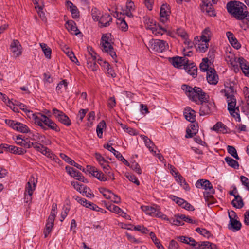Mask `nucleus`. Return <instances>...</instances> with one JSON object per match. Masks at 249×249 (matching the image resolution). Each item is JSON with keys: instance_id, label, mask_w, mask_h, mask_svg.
Masks as SVG:
<instances>
[{"instance_id": "obj_1", "label": "nucleus", "mask_w": 249, "mask_h": 249, "mask_svg": "<svg viewBox=\"0 0 249 249\" xmlns=\"http://www.w3.org/2000/svg\"><path fill=\"white\" fill-rule=\"evenodd\" d=\"M225 89L222 90L221 92L225 93V96L227 97L228 103V109L230 114L235 118H238L240 121L239 114L236 112L239 111V107H236V100L235 98L234 94L235 92L234 84L233 83H227L225 85Z\"/></svg>"}, {"instance_id": "obj_2", "label": "nucleus", "mask_w": 249, "mask_h": 249, "mask_svg": "<svg viewBox=\"0 0 249 249\" xmlns=\"http://www.w3.org/2000/svg\"><path fill=\"white\" fill-rule=\"evenodd\" d=\"M181 89L190 99L195 102L196 104L206 103L208 102L209 96L199 87L192 88L187 85L183 84Z\"/></svg>"}, {"instance_id": "obj_3", "label": "nucleus", "mask_w": 249, "mask_h": 249, "mask_svg": "<svg viewBox=\"0 0 249 249\" xmlns=\"http://www.w3.org/2000/svg\"><path fill=\"white\" fill-rule=\"evenodd\" d=\"M228 12L238 20L245 19L247 7L243 3L237 1H231L227 3Z\"/></svg>"}, {"instance_id": "obj_4", "label": "nucleus", "mask_w": 249, "mask_h": 249, "mask_svg": "<svg viewBox=\"0 0 249 249\" xmlns=\"http://www.w3.org/2000/svg\"><path fill=\"white\" fill-rule=\"evenodd\" d=\"M113 43L111 34H106L102 36L100 43L102 51L107 53L113 59H115L117 56L112 45Z\"/></svg>"}, {"instance_id": "obj_5", "label": "nucleus", "mask_w": 249, "mask_h": 249, "mask_svg": "<svg viewBox=\"0 0 249 249\" xmlns=\"http://www.w3.org/2000/svg\"><path fill=\"white\" fill-rule=\"evenodd\" d=\"M148 48L153 52L162 53L168 48V45L164 40L152 39L149 42Z\"/></svg>"}, {"instance_id": "obj_6", "label": "nucleus", "mask_w": 249, "mask_h": 249, "mask_svg": "<svg viewBox=\"0 0 249 249\" xmlns=\"http://www.w3.org/2000/svg\"><path fill=\"white\" fill-rule=\"evenodd\" d=\"M141 209L146 214L152 216L164 218V216H165L160 211L159 207L157 205L154 206H142Z\"/></svg>"}, {"instance_id": "obj_7", "label": "nucleus", "mask_w": 249, "mask_h": 249, "mask_svg": "<svg viewBox=\"0 0 249 249\" xmlns=\"http://www.w3.org/2000/svg\"><path fill=\"white\" fill-rule=\"evenodd\" d=\"M228 215L230 218V223L228 224V229L233 231L240 230L241 228V222L234 218L237 216L236 213L232 211L228 213Z\"/></svg>"}, {"instance_id": "obj_8", "label": "nucleus", "mask_w": 249, "mask_h": 249, "mask_svg": "<svg viewBox=\"0 0 249 249\" xmlns=\"http://www.w3.org/2000/svg\"><path fill=\"white\" fill-rule=\"evenodd\" d=\"M53 114L58 120L67 126L71 124V121L69 118L62 111L54 108L53 109Z\"/></svg>"}, {"instance_id": "obj_9", "label": "nucleus", "mask_w": 249, "mask_h": 249, "mask_svg": "<svg viewBox=\"0 0 249 249\" xmlns=\"http://www.w3.org/2000/svg\"><path fill=\"white\" fill-rule=\"evenodd\" d=\"M196 186L198 188H203L205 190L208 191L207 193H215V191L213 187L212 184L208 180L204 179H199L196 181Z\"/></svg>"}, {"instance_id": "obj_10", "label": "nucleus", "mask_w": 249, "mask_h": 249, "mask_svg": "<svg viewBox=\"0 0 249 249\" xmlns=\"http://www.w3.org/2000/svg\"><path fill=\"white\" fill-rule=\"evenodd\" d=\"M32 118L34 121L35 124L40 126L42 129L46 130V128L43 124H45V120H46L47 116L41 113L37 114L32 113Z\"/></svg>"}, {"instance_id": "obj_11", "label": "nucleus", "mask_w": 249, "mask_h": 249, "mask_svg": "<svg viewBox=\"0 0 249 249\" xmlns=\"http://www.w3.org/2000/svg\"><path fill=\"white\" fill-rule=\"evenodd\" d=\"M10 50L15 57H18L21 55L22 46L20 42L17 39H14L11 42Z\"/></svg>"}, {"instance_id": "obj_12", "label": "nucleus", "mask_w": 249, "mask_h": 249, "mask_svg": "<svg viewBox=\"0 0 249 249\" xmlns=\"http://www.w3.org/2000/svg\"><path fill=\"white\" fill-rule=\"evenodd\" d=\"M171 62L175 67L180 68L183 66L184 68L185 65H187L189 64V60L185 57L177 56L175 57H173Z\"/></svg>"}, {"instance_id": "obj_13", "label": "nucleus", "mask_w": 249, "mask_h": 249, "mask_svg": "<svg viewBox=\"0 0 249 249\" xmlns=\"http://www.w3.org/2000/svg\"><path fill=\"white\" fill-rule=\"evenodd\" d=\"M207 80L210 84L216 85L218 81V76L214 69L210 68L207 72Z\"/></svg>"}, {"instance_id": "obj_14", "label": "nucleus", "mask_w": 249, "mask_h": 249, "mask_svg": "<svg viewBox=\"0 0 249 249\" xmlns=\"http://www.w3.org/2000/svg\"><path fill=\"white\" fill-rule=\"evenodd\" d=\"M88 170L95 177L99 180L105 181L107 180V178L104 176V174L98 171L94 167L87 166Z\"/></svg>"}, {"instance_id": "obj_15", "label": "nucleus", "mask_w": 249, "mask_h": 249, "mask_svg": "<svg viewBox=\"0 0 249 249\" xmlns=\"http://www.w3.org/2000/svg\"><path fill=\"white\" fill-rule=\"evenodd\" d=\"M37 182V178H35L33 176H32L26 185L25 193L32 195L34 191L35 190Z\"/></svg>"}, {"instance_id": "obj_16", "label": "nucleus", "mask_w": 249, "mask_h": 249, "mask_svg": "<svg viewBox=\"0 0 249 249\" xmlns=\"http://www.w3.org/2000/svg\"><path fill=\"white\" fill-rule=\"evenodd\" d=\"M55 216L49 215L47 220L46 227L44 231V236L46 238L51 232L53 227L54 225V221Z\"/></svg>"}, {"instance_id": "obj_17", "label": "nucleus", "mask_w": 249, "mask_h": 249, "mask_svg": "<svg viewBox=\"0 0 249 249\" xmlns=\"http://www.w3.org/2000/svg\"><path fill=\"white\" fill-rule=\"evenodd\" d=\"M170 13L169 6L167 4L162 5L160 10V21L165 23L168 20V17L169 16Z\"/></svg>"}, {"instance_id": "obj_18", "label": "nucleus", "mask_w": 249, "mask_h": 249, "mask_svg": "<svg viewBox=\"0 0 249 249\" xmlns=\"http://www.w3.org/2000/svg\"><path fill=\"white\" fill-rule=\"evenodd\" d=\"M151 25L148 26L150 30L156 36L162 35L166 30L160 25L157 26L152 21H150Z\"/></svg>"}, {"instance_id": "obj_19", "label": "nucleus", "mask_w": 249, "mask_h": 249, "mask_svg": "<svg viewBox=\"0 0 249 249\" xmlns=\"http://www.w3.org/2000/svg\"><path fill=\"white\" fill-rule=\"evenodd\" d=\"M3 146H5L4 148L8 149L9 152L15 154L23 155L26 152V150L23 148L9 145H4Z\"/></svg>"}, {"instance_id": "obj_20", "label": "nucleus", "mask_w": 249, "mask_h": 249, "mask_svg": "<svg viewBox=\"0 0 249 249\" xmlns=\"http://www.w3.org/2000/svg\"><path fill=\"white\" fill-rule=\"evenodd\" d=\"M112 18L109 14H105L101 16L99 23L101 24V27H107L110 24V22H112Z\"/></svg>"}, {"instance_id": "obj_21", "label": "nucleus", "mask_w": 249, "mask_h": 249, "mask_svg": "<svg viewBox=\"0 0 249 249\" xmlns=\"http://www.w3.org/2000/svg\"><path fill=\"white\" fill-rule=\"evenodd\" d=\"M66 5L68 9L71 11L72 18L75 19L78 18L79 17V12L77 7L74 5L69 0L66 1Z\"/></svg>"}, {"instance_id": "obj_22", "label": "nucleus", "mask_w": 249, "mask_h": 249, "mask_svg": "<svg viewBox=\"0 0 249 249\" xmlns=\"http://www.w3.org/2000/svg\"><path fill=\"white\" fill-rule=\"evenodd\" d=\"M238 63L245 75L249 77V66L246 61L243 58H239Z\"/></svg>"}, {"instance_id": "obj_23", "label": "nucleus", "mask_w": 249, "mask_h": 249, "mask_svg": "<svg viewBox=\"0 0 249 249\" xmlns=\"http://www.w3.org/2000/svg\"><path fill=\"white\" fill-rule=\"evenodd\" d=\"M65 27L72 34L77 35L80 33L76 26L75 23L73 20H68L65 24Z\"/></svg>"}, {"instance_id": "obj_24", "label": "nucleus", "mask_w": 249, "mask_h": 249, "mask_svg": "<svg viewBox=\"0 0 249 249\" xmlns=\"http://www.w3.org/2000/svg\"><path fill=\"white\" fill-rule=\"evenodd\" d=\"M184 114L186 119L191 123H194L196 121L195 111L190 107H187L185 108Z\"/></svg>"}, {"instance_id": "obj_25", "label": "nucleus", "mask_w": 249, "mask_h": 249, "mask_svg": "<svg viewBox=\"0 0 249 249\" xmlns=\"http://www.w3.org/2000/svg\"><path fill=\"white\" fill-rule=\"evenodd\" d=\"M201 104V106L200 108V115H205L206 114H209L211 111V107L213 106V103H209L208 102L203 103H200Z\"/></svg>"}, {"instance_id": "obj_26", "label": "nucleus", "mask_w": 249, "mask_h": 249, "mask_svg": "<svg viewBox=\"0 0 249 249\" xmlns=\"http://www.w3.org/2000/svg\"><path fill=\"white\" fill-rule=\"evenodd\" d=\"M226 35L231 45L235 48L238 49L241 47L240 44L238 42L234 35L231 32H227Z\"/></svg>"}, {"instance_id": "obj_27", "label": "nucleus", "mask_w": 249, "mask_h": 249, "mask_svg": "<svg viewBox=\"0 0 249 249\" xmlns=\"http://www.w3.org/2000/svg\"><path fill=\"white\" fill-rule=\"evenodd\" d=\"M184 69L189 74L192 75L193 77L196 76L197 68L193 63L188 64L185 65Z\"/></svg>"}, {"instance_id": "obj_28", "label": "nucleus", "mask_w": 249, "mask_h": 249, "mask_svg": "<svg viewBox=\"0 0 249 249\" xmlns=\"http://www.w3.org/2000/svg\"><path fill=\"white\" fill-rule=\"evenodd\" d=\"M60 157L66 161L67 162L70 164L71 165L74 166L77 168L78 169L82 170L83 172L85 171V169L82 168V166L76 163L74 160H71L70 158L68 157L66 155L63 153L60 154Z\"/></svg>"}, {"instance_id": "obj_29", "label": "nucleus", "mask_w": 249, "mask_h": 249, "mask_svg": "<svg viewBox=\"0 0 249 249\" xmlns=\"http://www.w3.org/2000/svg\"><path fill=\"white\" fill-rule=\"evenodd\" d=\"M64 52L67 55L70 59L73 62H78L77 58L75 56L73 52L67 47L65 45H64L62 48Z\"/></svg>"}, {"instance_id": "obj_30", "label": "nucleus", "mask_w": 249, "mask_h": 249, "mask_svg": "<svg viewBox=\"0 0 249 249\" xmlns=\"http://www.w3.org/2000/svg\"><path fill=\"white\" fill-rule=\"evenodd\" d=\"M134 7L135 5L134 2L131 0H127L126 4L125 14L129 17H133L131 11L134 10Z\"/></svg>"}, {"instance_id": "obj_31", "label": "nucleus", "mask_w": 249, "mask_h": 249, "mask_svg": "<svg viewBox=\"0 0 249 249\" xmlns=\"http://www.w3.org/2000/svg\"><path fill=\"white\" fill-rule=\"evenodd\" d=\"M142 139L144 142L146 146L149 149V151L153 154L156 155V151H154L153 148L155 146L154 143L145 136H142Z\"/></svg>"}, {"instance_id": "obj_32", "label": "nucleus", "mask_w": 249, "mask_h": 249, "mask_svg": "<svg viewBox=\"0 0 249 249\" xmlns=\"http://www.w3.org/2000/svg\"><path fill=\"white\" fill-rule=\"evenodd\" d=\"M231 203L234 207L238 209L242 208L244 206L243 199L238 194L235 196V198L232 201Z\"/></svg>"}, {"instance_id": "obj_33", "label": "nucleus", "mask_w": 249, "mask_h": 249, "mask_svg": "<svg viewBox=\"0 0 249 249\" xmlns=\"http://www.w3.org/2000/svg\"><path fill=\"white\" fill-rule=\"evenodd\" d=\"M44 124L48 126L51 129L54 130L56 132H59L60 130V128L57 126V125L54 123V122H53L47 117L46 120H45Z\"/></svg>"}, {"instance_id": "obj_34", "label": "nucleus", "mask_w": 249, "mask_h": 249, "mask_svg": "<svg viewBox=\"0 0 249 249\" xmlns=\"http://www.w3.org/2000/svg\"><path fill=\"white\" fill-rule=\"evenodd\" d=\"M202 10H203L204 12L205 11L206 13L210 16H215V11L214 10V9L212 6V4L211 3L209 4L208 5H202Z\"/></svg>"}, {"instance_id": "obj_35", "label": "nucleus", "mask_w": 249, "mask_h": 249, "mask_svg": "<svg viewBox=\"0 0 249 249\" xmlns=\"http://www.w3.org/2000/svg\"><path fill=\"white\" fill-rule=\"evenodd\" d=\"M96 53H94L92 50V48H90V50H89V55H88V58L87 59V67L88 66H89L90 64H91L92 63H95L96 62V56L95 55Z\"/></svg>"}, {"instance_id": "obj_36", "label": "nucleus", "mask_w": 249, "mask_h": 249, "mask_svg": "<svg viewBox=\"0 0 249 249\" xmlns=\"http://www.w3.org/2000/svg\"><path fill=\"white\" fill-rule=\"evenodd\" d=\"M40 46L46 56L48 59H50L51 57L52 50L50 48L48 47L47 45L44 43H40Z\"/></svg>"}, {"instance_id": "obj_37", "label": "nucleus", "mask_w": 249, "mask_h": 249, "mask_svg": "<svg viewBox=\"0 0 249 249\" xmlns=\"http://www.w3.org/2000/svg\"><path fill=\"white\" fill-rule=\"evenodd\" d=\"M226 126L220 122H217L213 127V130L215 131H220L223 133L226 132Z\"/></svg>"}, {"instance_id": "obj_38", "label": "nucleus", "mask_w": 249, "mask_h": 249, "mask_svg": "<svg viewBox=\"0 0 249 249\" xmlns=\"http://www.w3.org/2000/svg\"><path fill=\"white\" fill-rule=\"evenodd\" d=\"M225 161L229 166L234 169H238L239 166L238 162L231 157H227L225 158Z\"/></svg>"}, {"instance_id": "obj_39", "label": "nucleus", "mask_w": 249, "mask_h": 249, "mask_svg": "<svg viewBox=\"0 0 249 249\" xmlns=\"http://www.w3.org/2000/svg\"><path fill=\"white\" fill-rule=\"evenodd\" d=\"M17 125L18 126L16 128L17 131L23 133H27L30 132L29 128L26 125L20 122H18Z\"/></svg>"}, {"instance_id": "obj_40", "label": "nucleus", "mask_w": 249, "mask_h": 249, "mask_svg": "<svg viewBox=\"0 0 249 249\" xmlns=\"http://www.w3.org/2000/svg\"><path fill=\"white\" fill-rule=\"evenodd\" d=\"M211 34L210 29L209 27L206 28L202 33L201 40L209 41Z\"/></svg>"}, {"instance_id": "obj_41", "label": "nucleus", "mask_w": 249, "mask_h": 249, "mask_svg": "<svg viewBox=\"0 0 249 249\" xmlns=\"http://www.w3.org/2000/svg\"><path fill=\"white\" fill-rule=\"evenodd\" d=\"M202 41L198 44L197 49L201 53L206 52L208 48V41L201 40Z\"/></svg>"}, {"instance_id": "obj_42", "label": "nucleus", "mask_w": 249, "mask_h": 249, "mask_svg": "<svg viewBox=\"0 0 249 249\" xmlns=\"http://www.w3.org/2000/svg\"><path fill=\"white\" fill-rule=\"evenodd\" d=\"M104 172L108 176V178L112 180H114V174L111 172L110 167L108 164L102 166Z\"/></svg>"}, {"instance_id": "obj_43", "label": "nucleus", "mask_w": 249, "mask_h": 249, "mask_svg": "<svg viewBox=\"0 0 249 249\" xmlns=\"http://www.w3.org/2000/svg\"><path fill=\"white\" fill-rule=\"evenodd\" d=\"M106 125V123L104 121H102L99 123L97 126L96 132L98 136L101 138L103 134V129Z\"/></svg>"}, {"instance_id": "obj_44", "label": "nucleus", "mask_w": 249, "mask_h": 249, "mask_svg": "<svg viewBox=\"0 0 249 249\" xmlns=\"http://www.w3.org/2000/svg\"><path fill=\"white\" fill-rule=\"evenodd\" d=\"M84 206H85L86 207L89 208L90 209L94 211L103 213V209L99 208L96 204L90 202H88L87 203L84 204Z\"/></svg>"}, {"instance_id": "obj_45", "label": "nucleus", "mask_w": 249, "mask_h": 249, "mask_svg": "<svg viewBox=\"0 0 249 249\" xmlns=\"http://www.w3.org/2000/svg\"><path fill=\"white\" fill-rule=\"evenodd\" d=\"M214 193H204V197L205 200L206 202H208V205L209 206L210 204H213L214 203V198L213 194Z\"/></svg>"}, {"instance_id": "obj_46", "label": "nucleus", "mask_w": 249, "mask_h": 249, "mask_svg": "<svg viewBox=\"0 0 249 249\" xmlns=\"http://www.w3.org/2000/svg\"><path fill=\"white\" fill-rule=\"evenodd\" d=\"M150 236L155 245L159 249H163V247L161 244H160L159 239L157 238L154 232H151L150 233Z\"/></svg>"}, {"instance_id": "obj_47", "label": "nucleus", "mask_w": 249, "mask_h": 249, "mask_svg": "<svg viewBox=\"0 0 249 249\" xmlns=\"http://www.w3.org/2000/svg\"><path fill=\"white\" fill-rule=\"evenodd\" d=\"M227 150L228 153L236 160L239 159V157L238 156L237 151L234 147L229 145L227 147Z\"/></svg>"}, {"instance_id": "obj_48", "label": "nucleus", "mask_w": 249, "mask_h": 249, "mask_svg": "<svg viewBox=\"0 0 249 249\" xmlns=\"http://www.w3.org/2000/svg\"><path fill=\"white\" fill-rule=\"evenodd\" d=\"M28 139L26 140L23 139L21 140V142L17 141V144L20 145L24 147V149L26 148H30L32 147V142H31L29 141H27Z\"/></svg>"}, {"instance_id": "obj_49", "label": "nucleus", "mask_w": 249, "mask_h": 249, "mask_svg": "<svg viewBox=\"0 0 249 249\" xmlns=\"http://www.w3.org/2000/svg\"><path fill=\"white\" fill-rule=\"evenodd\" d=\"M30 139L33 141L41 142H43L44 141H43V140H42V139L45 138V137L43 136H42L37 133H36L35 134L32 133V136H30Z\"/></svg>"}, {"instance_id": "obj_50", "label": "nucleus", "mask_w": 249, "mask_h": 249, "mask_svg": "<svg viewBox=\"0 0 249 249\" xmlns=\"http://www.w3.org/2000/svg\"><path fill=\"white\" fill-rule=\"evenodd\" d=\"M95 156L99 162L101 166L102 167L103 166L108 164V162L105 160L104 158L99 153H96L95 154Z\"/></svg>"}, {"instance_id": "obj_51", "label": "nucleus", "mask_w": 249, "mask_h": 249, "mask_svg": "<svg viewBox=\"0 0 249 249\" xmlns=\"http://www.w3.org/2000/svg\"><path fill=\"white\" fill-rule=\"evenodd\" d=\"M81 192V193L87 197H91L94 196V195L91 193L90 189L85 186H83Z\"/></svg>"}, {"instance_id": "obj_52", "label": "nucleus", "mask_w": 249, "mask_h": 249, "mask_svg": "<svg viewBox=\"0 0 249 249\" xmlns=\"http://www.w3.org/2000/svg\"><path fill=\"white\" fill-rule=\"evenodd\" d=\"M117 24L122 31H126L128 29L127 24L124 19H119Z\"/></svg>"}, {"instance_id": "obj_53", "label": "nucleus", "mask_w": 249, "mask_h": 249, "mask_svg": "<svg viewBox=\"0 0 249 249\" xmlns=\"http://www.w3.org/2000/svg\"><path fill=\"white\" fill-rule=\"evenodd\" d=\"M5 123L13 129L16 130L18 126L17 124L18 123V122L12 120L6 119L5 120Z\"/></svg>"}, {"instance_id": "obj_54", "label": "nucleus", "mask_w": 249, "mask_h": 249, "mask_svg": "<svg viewBox=\"0 0 249 249\" xmlns=\"http://www.w3.org/2000/svg\"><path fill=\"white\" fill-rule=\"evenodd\" d=\"M72 177L76 178V179L81 181L83 182L86 183L88 182L87 180L83 176L82 174L77 170L75 171V173L74 175H72Z\"/></svg>"}, {"instance_id": "obj_55", "label": "nucleus", "mask_w": 249, "mask_h": 249, "mask_svg": "<svg viewBox=\"0 0 249 249\" xmlns=\"http://www.w3.org/2000/svg\"><path fill=\"white\" fill-rule=\"evenodd\" d=\"M205 60H206V61H205V62H202L200 63V69L203 71H208L210 69H209L208 68H209V66H208V58H204L203 59V61H204Z\"/></svg>"}, {"instance_id": "obj_56", "label": "nucleus", "mask_w": 249, "mask_h": 249, "mask_svg": "<svg viewBox=\"0 0 249 249\" xmlns=\"http://www.w3.org/2000/svg\"><path fill=\"white\" fill-rule=\"evenodd\" d=\"M130 167L136 173L139 174H141L142 171L139 164L136 162H132L131 163Z\"/></svg>"}, {"instance_id": "obj_57", "label": "nucleus", "mask_w": 249, "mask_h": 249, "mask_svg": "<svg viewBox=\"0 0 249 249\" xmlns=\"http://www.w3.org/2000/svg\"><path fill=\"white\" fill-rule=\"evenodd\" d=\"M107 208L110 211L117 214H119L120 212H122V210L118 206L113 204L110 205Z\"/></svg>"}, {"instance_id": "obj_58", "label": "nucleus", "mask_w": 249, "mask_h": 249, "mask_svg": "<svg viewBox=\"0 0 249 249\" xmlns=\"http://www.w3.org/2000/svg\"><path fill=\"white\" fill-rule=\"evenodd\" d=\"M196 231L203 236L208 238L210 235V232L206 230L205 229H201L200 228H197L196 229Z\"/></svg>"}, {"instance_id": "obj_59", "label": "nucleus", "mask_w": 249, "mask_h": 249, "mask_svg": "<svg viewBox=\"0 0 249 249\" xmlns=\"http://www.w3.org/2000/svg\"><path fill=\"white\" fill-rule=\"evenodd\" d=\"M134 230L140 231L142 233L147 234L148 232V230L144 227L143 226L137 225L134 227Z\"/></svg>"}, {"instance_id": "obj_60", "label": "nucleus", "mask_w": 249, "mask_h": 249, "mask_svg": "<svg viewBox=\"0 0 249 249\" xmlns=\"http://www.w3.org/2000/svg\"><path fill=\"white\" fill-rule=\"evenodd\" d=\"M38 152H41L42 154L46 155L48 157H52L51 155H52V153L51 152L50 149L46 147L43 146V148H40V149Z\"/></svg>"}, {"instance_id": "obj_61", "label": "nucleus", "mask_w": 249, "mask_h": 249, "mask_svg": "<svg viewBox=\"0 0 249 249\" xmlns=\"http://www.w3.org/2000/svg\"><path fill=\"white\" fill-rule=\"evenodd\" d=\"M100 192L106 198L108 199H110L111 198V194H112V192L111 191L106 189H103L100 191Z\"/></svg>"}, {"instance_id": "obj_62", "label": "nucleus", "mask_w": 249, "mask_h": 249, "mask_svg": "<svg viewBox=\"0 0 249 249\" xmlns=\"http://www.w3.org/2000/svg\"><path fill=\"white\" fill-rule=\"evenodd\" d=\"M240 179L242 184L246 187L248 190H249V179L243 176L240 177Z\"/></svg>"}, {"instance_id": "obj_63", "label": "nucleus", "mask_w": 249, "mask_h": 249, "mask_svg": "<svg viewBox=\"0 0 249 249\" xmlns=\"http://www.w3.org/2000/svg\"><path fill=\"white\" fill-rule=\"evenodd\" d=\"M126 178L131 182L135 183L137 185L140 184L139 181L138 180L137 178L135 177V176L133 175L128 174L126 175Z\"/></svg>"}, {"instance_id": "obj_64", "label": "nucleus", "mask_w": 249, "mask_h": 249, "mask_svg": "<svg viewBox=\"0 0 249 249\" xmlns=\"http://www.w3.org/2000/svg\"><path fill=\"white\" fill-rule=\"evenodd\" d=\"M175 178H176V181L179 183L180 185L185 181L184 178L178 172H175Z\"/></svg>"}]
</instances>
